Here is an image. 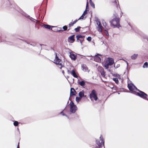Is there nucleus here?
Masks as SVG:
<instances>
[{
	"mask_svg": "<svg viewBox=\"0 0 148 148\" xmlns=\"http://www.w3.org/2000/svg\"><path fill=\"white\" fill-rule=\"evenodd\" d=\"M117 17V16H115V18L110 21L111 26H112L114 28L115 27L119 28L121 27L120 24V19Z\"/></svg>",
	"mask_w": 148,
	"mask_h": 148,
	"instance_id": "1",
	"label": "nucleus"
},
{
	"mask_svg": "<svg viewBox=\"0 0 148 148\" xmlns=\"http://www.w3.org/2000/svg\"><path fill=\"white\" fill-rule=\"evenodd\" d=\"M114 62V60L112 58H108L106 59L104 66L106 69H108L109 68V66L112 65Z\"/></svg>",
	"mask_w": 148,
	"mask_h": 148,
	"instance_id": "2",
	"label": "nucleus"
},
{
	"mask_svg": "<svg viewBox=\"0 0 148 148\" xmlns=\"http://www.w3.org/2000/svg\"><path fill=\"white\" fill-rule=\"evenodd\" d=\"M55 59L54 60V63H55L56 64L59 65L60 67L59 68L61 69L62 67L63 66V65L61 63L62 61L61 60L59 59L58 58V57L57 56V53H55Z\"/></svg>",
	"mask_w": 148,
	"mask_h": 148,
	"instance_id": "3",
	"label": "nucleus"
},
{
	"mask_svg": "<svg viewBox=\"0 0 148 148\" xmlns=\"http://www.w3.org/2000/svg\"><path fill=\"white\" fill-rule=\"evenodd\" d=\"M69 105L70 106V112L73 113H74L77 110V107L74 105L73 102L71 101Z\"/></svg>",
	"mask_w": 148,
	"mask_h": 148,
	"instance_id": "4",
	"label": "nucleus"
},
{
	"mask_svg": "<svg viewBox=\"0 0 148 148\" xmlns=\"http://www.w3.org/2000/svg\"><path fill=\"white\" fill-rule=\"evenodd\" d=\"M90 97L91 99L94 98L95 101L97 100L98 98L96 93V91L95 90H93L92 91L91 93L90 94Z\"/></svg>",
	"mask_w": 148,
	"mask_h": 148,
	"instance_id": "5",
	"label": "nucleus"
},
{
	"mask_svg": "<svg viewBox=\"0 0 148 148\" xmlns=\"http://www.w3.org/2000/svg\"><path fill=\"white\" fill-rule=\"evenodd\" d=\"M96 143L97 145L99 146H101L104 145V141L103 139V138L101 136L100 137V140H97Z\"/></svg>",
	"mask_w": 148,
	"mask_h": 148,
	"instance_id": "6",
	"label": "nucleus"
},
{
	"mask_svg": "<svg viewBox=\"0 0 148 148\" xmlns=\"http://www.w3.org/2000/svg\"><path fill=\"white\" fill-rule=\"evenodd\" d=\"M138 91H139V92L137 93V95L138 96L144 99H146L147 98V95L146 94L139 90H138Z\"/></svg>",
	"mask_w": 148,
	"mask_h": 148,
	"instance_id": "7",
	"label": "nucleus"
},
{
	"mask_svg": "<svg viewBox=\"0 0 148 148\" xmlns=\"http://www.w3.org/2000/svg\"><path fill=\"white\" fill-rule=\"evenodd\" d=\"M82 70L85 72H89L90 71V70H89L88 68L85 64H82Z\"/></svg>",
	"mask_w": 148,
	"mask_h": 148,
	"instance_id": "8",
	"label": "nucleus"
},
{
	"mask_svg": "<svg viewBox=\"0 0 148 148\" xmlns=\"http://www.w3.org/2000/svg\"><path fill=\"white\" fill-rule=\"evenodd\" d=\"M128 87L129 89L130 90L134 91L135 90V86L132 84H128Z\"/></svg>",
	"mask_w": 148,
	"mask_h": 148,
	"instance_id": "9",
	"label": "nucleus"
},
{
	"mask_svg": "<svg viewBox=\"0 0 148 148\" xmlns=\"http://www.w3.org/2000/svg\"><path fill=\"white\" fill-rule=\"evenodd\" d=\"M75 35H73L69 36L68 38V41L71 43H73L75 40L74 38Z\"/></svg>",
	"mask_w": 148,
	"mask_h": 148,
	"instance_id": "10",
	"label": "nucleus"
},
{
	"mask_svg": "<svg viewBox=\"0 0 148 148\" xmlns=\"http://www.w3.org/2000/svg\"><path fill=\"white\" fill-rule=\"evenodd\" d=\"M98 55L101 56V55L99 54H97V55H95L94 58V60L95 61L97 62H100L101 61V58L98 56Z\"/></svg>",
	"mask_w": 148,
	"mask_h": 148,
	"instance_id": "11",
	"label": "nucleus"
},
{
	"mask_svg": "<svg viewBox=\"0 0 148 148\" xmlns=\"http://www.w3.org/2000/svg\"><path fill=\"white\" fill-rule=\"evenodd\" d=\"M97 25H98V27H97L98 31L99 32H101L102 31V25H101V23L100 22H98L97 23Z\"/></svg>",
	"mask_w": 148,
	"mask_h": 148,
	"instance_id": "12",
	"label": "nucleus"
},
{
	"mask_svg": "<svg viewBox=\"0 0 148 148\" xmlns=\"http://www.w3.org/2000/svg\"><path fill=\"white\" fill-rule=\"evenodd\" d=\"M77 94V92L73 88H71L70 90V96L75 95Z\"/></svg>",
	"mask_w": 148,
	"mask_h": 148,
	"instance_id": "13",
	"label": "nucleus"
},
{
	"mask_svg": "<svg viewBox=\"0 0 148 148\" xmlns=\"http://www.w3.org/2000/svg\"><path fill=\"white\" fill-rule=\"evenodd\" d=\"M70 53V57L71 58V59L73 60H75L76 58V55L75 54H74L72 53Z\"/></svg>",
	"mask_w": 148,
	"mask_h": 148,
	"instance_id": "14",
	"label": "nucleus"
},
{
	"mask_svg": "<svg viewBox=\"0 0 148 148\" xmlns=\"http://www.w3.org/2000/svg\"><path fill=\"white\" fill-rule=\"evenodd\" d=\"M71 74L74 77L76 78H77L78 77V76L76 73L75 71L74 70H72L71 72Z\"/></svg>",
	"mask_w": 148,
	"mask_h": 148,
	"instance_id": "15",
	"label": "nucleus"
},
{
	"mask_svg": "<svg viewBox=\"0 0 148 148\" xmlns=\"http://www.w3.org/2000/svg\"><path fill=\"white\" fill-rule=\"evenodd\" d=\"M78 95L79 96V97H80V98H81L82 97H86V95L85 96H84V92L83 90L81 91H80L79 92Z\"/></svg>",
	"mask_w": 148,
	"mask_h": 148,
	"instance_id": "16",
	"label": "nucleus"
},
{
	"mask_svg": "<svg viewBox=\"0 0 148 148\" xmlns=\"http://www.w3.org/2000/svg\"><path fill=\"white\" fill-rule=\"evenodd\" d=\"M78 84L82 86H84L86 85L84 81L79 82H78Z\"/></svg>",
	"mask_w": 148,
	"mask_h": 148,
	"instance_id": "17",
	"label": "nucleus"
},
{
	"mask_svg": "<svg viewBox=\"0 0 148 148\" xmlns=\"http://www.w3.org/2000/svg\"><path fill=\"white\" fill-rule=\"evenodd\" d=\"M98 70L100 72L101 71H103L104 69L101 66H99L98 67Z\"/></svg>",
	"mask_w": 148,
	"mask_h": 148,
	"instance_id": "18",
	"label": "nucleus"
},
{
	"mask_svg": "<svg viewBox=\"0 0 148 148\" xmlns=\"http://www.w3.org/2000/svg\"><path fill=\"white\" fill-rule=\"evenodd\" d=\"M138 54H134L131 56V58L132 59L134 60L136 59L137 57Z\"/></svg>",
	"mask_w": 148,
	"mask_h": 148,
	"instance_id": "19",
	"label": "nucleus"
},
{
	"mask_svg": "<svg viewBox=\"0 0 148 148\" xmlns=\"http://www.w3.org/2000/svg\"><path fill=\"white\" fill-rule=\"evenodd\" d=\"M89 2L90 5L93 8H95V4L92 2L91 0H89Z\"/></svg>",
	"mask_w": 148,
	"mask_h": 148,
	"instance_id": "20",
	"label": "nucleus"
},
{
	"mask_svg": "<svg viewBox=\"0 0 148 148\" xmlns=\"http://www.w3.org/2000/svg\"><path fill=\"white\" fill-rule=\"evenodd\" d=\"M45 27L46 28L50 29L51 27H53L50 26L48 25H44Z\"/></svg>",
	"mask_w": 148,
	"mask_h": 148,
	"instance_id": "21",
	"label": "nucleus"
},
{
	"mask_svg": "<svg viewBox=\"0 0 148 148\" xmlns=\"http://www.w3.org/2000/svg\"><path fill=\"white\" fill-rule=\"evenodd\" d=\"M100 73H101V75L103 77H104L106 75L105 72L104 71V70L103 71H101Z\"/></svg>",
	"mask_w": 148,
	"mask_h": 148,
	"instance_id": "22",
	"label": "nucleus"
},
{
	"mask_svg": "<svg viewBox=\"0 0 148 148\" xmlns=\"http://www.w3.org/2000/svg\"><path fill=\"white\" fill-rule=\"evenodd\" d=\"M148 63L147 62H145L143 66V67L144 68H145V67L147 68L148 67Z\"/></svg>",
	"mask_w": 148,
	"mask_h": 148,
	"instance_id": "23",
	"label": "nucleus"
},
{
	"mask_svg": "<svg viewBox=\"0 0 148 148\" xmlns=\"http://www.w3.org/2000/svg\"><path fill=\"white\" fill-rule=\"evenodd\" d=\"M113 80L114 81L115 83L117 84L119 83V81L118 79L116 78H113Z\"/></svg>",
	"mask_w": 148,
	"mask_h": 148,
	"instance_id": "24",
	"label": "nucleus"
},
{
	"mask_svg": "<svg viewBox=\"0 0 148 148\" xmlns=\"http://www.w3.org/2000/svg\"><path fill=\"white\" fill-rule=\"evenodd\" d=\"M81 98H80V97H76V100L77 102L80 101L81 100Z\"/></svg>",
	"mask_w": 148,
	"mask_h": 148,
	"instance_id": "25",
	"label": "nucleus"
},
{
	"mask_svg": "<svg viewBox=\"0 0 148 148\" xmlns=\"http://www.w3.org/2000/svg\"><path fill=\"white\" fill-rule=\"evenodd\" d=\"M81 28V27H77V28H75V30L76 32H78V31H79V29Z\"/></svg>",
	"mask_w": 148,
	"mask_h": 148,
	"instance_id": "26",
	"label": "nucleus"
},
{
	"mask_svg": "<svg viewBox=\"0 0 148 148\" xmlns=\"http://www.w3.org/2000/svg\"><path fill=\"white\" fill-rule=\"evenodd\" d=\"M18 124V122L16 121H15L14 123V125L15 126H17Z\"/></svg>",
	"mask_w": 148,
	"mask_h": 148,
	"instance_id": "27",
	"label": "nucleus"
},
{
	"mask_svg": "<svg viewBox=\"0 0 148 148\" xmlns=\"http://www.w3.org/2000/svg\"><path fill=\"white\" fill-rule=\"evenodd\" d=\"M76 37H77L79 38H82V36L81 34H78L76 36Z\"/></svg>",
	"mask_w": 148,
	"mask_h": 148,
	"instance_id": "28",
	"label": "nucleus"
},
{
	"mask_svg": "<svg viewBox=\"0 0 148 148\" xmlns=\"http://www.w3.org/2000/svg\"><path fill=\"white\" fill-rule=\"evenodd\" d=\"M63 29L64 30H66L67 29V27L66 26H64L63 27Z\"/></svg>",
	"mask_w": 148,
	"mask_h": 148,
	"instance_id": "29",
	"label": "nucleus"
},
{
	"mask_svg": "<svg viewBox=\"0 0 148 148\" xmlns=\"http://www.w3.org/2000/svg\"><path fill=\"white\" fill-rule=\"evenodd\" d=\"M91 37H88L87 38V40H88L89 41H90L91 40Z\"/></svg>",
	"mask_w": 148,
	"mask_h": 148,
	"instance_id": "30",
	"label": "nucleus"
},
{
	"mask_svg": "<svg viewBox=\"0 0 148 148\" xmlns=\"http://www.w3.org/2000/svg\"><path fill=\"white\" fill-rule=\"evenodd\" d=\"M84 40L83 38H80V39L79 41H80V43L81 44H82V42L84 41Z\"/></svg>",
	"mask_w": 148,
	"mask_h": 148,
	"instance_id": "31",
	"label": "nucleus"
},
{
	"mask_svg": "<svg viewBox=\"0 0 148 148\" xmlns=\"http://www.w3.org/2000/svg\"><path fill=\"white\" fill-rule=\"evenodd\" d=\"M87 10H85V11L82 14V15L83 16H84L86 14H87Z\"/></svg>",
	"mask_w": 148,
	"mask_h": 148,
	"instance_id": "32",
	"label": "nucleus"
},
{
	"mask_svg": "<svg viewBox=\"0 0 148 148\" xmlns=\"http://www.w3.org/2000/svg\"><path fill=\"white\" fill-rule=\"evenodd\" d=\"M88 2H87V4H86V10L87 11V9L88 8Z\"/></svg>",
	"mask_w": 148,
	"mask_h": 148,
	"instance_id": "33",
	"label": "nucleus"
},
{
	"mask_svg": "<svg viewBox=\"0 0 148 148\" xmlns=\"http://www.w3.org/2000/svg\"><path fill=\"white\" fill-rule=\"evenodd\" d=\"M74 24L72 23H70L69 25V26L70 27L71 26H72Z\"/></svg>",
	"mask_w": 148,
	"mask_h": 148,
	"instance_id": "34",
	"label": "nucleus"
},
{
	"mask_svg": "<svg viewBox=\"0 0 148 148\" xmlns=\"http://www.w3.org/2000/svg\"><path fill=\"white\" fill-rule=\"evenodd\" d=\"M84 16L83 15H82V16L79 18L78 19V20H79V19H83V17H84Z\"/></svg>",
	"mask_w": 148,
	"mask_h": 148,
	"instance_id": "35",
	"label": "nucleus"
},
{
	"mask_svg": "<svg viewBox=\"0 0 148 148\" xmlns=\"http://www.w3.org/2000/svg\"><path fill=\"white\" fill-rule=\"evenodd\" d=\"M78 20H76L73 22V23L74 24L75 23H76V22Z\"/></svg>",
	"mask_w": 148,
	"mask_h": 148,
	"instance_id": "36",
	"label": "nucleus"
},
{
	"mask_svg": "<svg viewBox=\"0 0 148 148\" xmlns=\"http://www.w3.org/2000/svg\"><path fill=\"white\" fill-rule=\"evenodd\" d=\"M76 38H77V42H78L79 41V38L77 37H76Z\"/></svg>",
	"mask_w": 148,
	"mask_h": 148,
	"instance_id": "37",
	"label": "nucleus"
},
{
	"mask_svg": "<svg viewBox=\"0 0 148 148\" xmlns=\"http://www.w3.org/2000/svg\"><path fill=\"white\" fill-rule=\"evenodd\" d=\"M60 114L63 115H64V114L63 111L61 112Z\"/></svg>",
	"mask_w": 148,
	"mask_h": 148,
	"instance_id": "38",
	"label": "nucleus"
},
{
	"mask_svg": "<svg viewBox=\"0 0 148 148\" xmlns=\"http://www.w3.org/2000/svg\"><path fill=\"white\" fill-rule=\"evenodd\" d=\"M103 25L104 26H105L106 27V22L104 23H103Z\"/></svg>",
	"mask_w": 148,
	"mask_h": 148,
	"instance_id": "39",
	"label": "nucleus"
},
{
	"mask_svg": "<svg viewBox=\"0 0 148 148\" xmlns=\"http://www.w3.org/2000/svg\"><path fill=\"white\" fill-rule=\"evenodd\" d=\"M17 148H18V144L17 145Z\"/></svg>",
	"mask_w": 148,
	"mask_h": 148,
	"instance_id": "40",
	"label": "nucleus"
},
{
	"mask_svg": "<svg viewBox=\"0 0 148 148\" xmlns=\"http://www.w3.org/2000/svg\"><path fill=\"white\" fill-rule=\"evenodd\" d=\"M85 36H82V38H84V37H85Z\"/></svg>",
	"mask_w": 148,
	"mask_h": 148,
	"instance_id": "41",
	"label": "nucleus"
},
{
	"mask_svg": "<svg viewBox=\"0 0 148 148\" xmlns=\"http://www.w3.org/2000/svg\"><path fill=\"white\" fill-rule=\"evenodd\" d=\"M60 31H63V30H58V32H60Z\"/></svg>",
	"mask_w": 148,
	"mask_h": 148,
	"instance_id": "42",
	"label": "nucleus"
},
{
	"mask_svg": "<svg viewBox=\"0 0 148 148\" xmlns=\"http://www.w3.org/2000/svg\"><path fill=\"white\" fill-rule=\"evenodd\" d=\"M109 35V34H108V33L107 34V35Z\"/></svg>",
	"mask_w": 148,
	"mask_h": 148,
	"instance_id": "43",
	"label": "nucleus"
},
{
	"mask_svg": "<svg viewBox=\"0 0 148 148\" xmlns=\"http://www.w3.org/2000/svg\"><path fill=\"white\" fill-rule=\"evenodd\" d=\"M62 73H64V71H62Z\"/></svg>",
	"mask_w": 148,
	"mask_h": 148,
	"instance_id": "44",
	"label": "nucleus"
},
{
	"mask_svg": "<svg viewBox=\"0 0 148 148\" xmlns=\"http://www.w3.org/2000/svg\"><path fill=\"white\" fill-rule=\"evenodd\" d=\"M105 31L107 32V31L106 30H105Z\"/></svg>",
	"mask_w": 148,
	"mask_h": 148,
	"instance_id": "45",
	"label": "nucleus"
}]
</instances>
